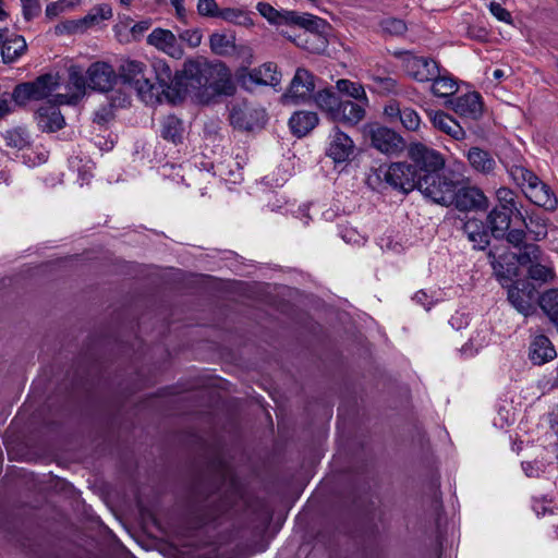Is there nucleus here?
I'll return each instance as SVG.
<instances>
[{"label":"nucleus","instance_id":"nucleus-60","mask_svg":"<svg viewBox=\"0 0 558 558\" xmlns=\"http://www.w3.org/2000/svg\"><path fill=\"white\" fill-rule=\"evenodd\" d=\"M533 509L536 513L537 517H544L546 513H551L553 510L547 508L544 504L542 502H535V505L533 506Z\"/></svg>","mask_w":558,"mask_h":558},{"label":"nucleus","instance_id":"nucleus-54","mask_svg":"<svg viewBox=\"0 0 558 558\" xmlns=\"http://www.w3.org/2000/svg\"><path fill=\"white\" fill-rule=\"evenodd\" d=\"M413 300L417 304L424 306L426 310H430V306L433 305V301L430 300L429 295L423 290L417 291L414 294Z\"/></svg>","mask_w":558,"mask_h":558},{"label":"nucleus","instance_id":"nucleus-39","mask_svg":"<svg viewBox=\"0 0 558 558\" xmlns=\"http://www.w3.org/2000/svg\"><path fill=\"white\" fill-rule=\"evenodd\" d=\"M525 221H522L524 227L536 235L537 239L545 238L547 234L546 220L538 214L527 211L524 214Z\"/></svg>","mask_w":558,"mask_h":558},{"label":"nucleus","instance_id":"nucleus-44","mask_svg":"<svg viewBox=\"0 0 558 558\" xmlns=\"http://www.w3.org/2000/svg\"><path fill=\"white\" fill-rule=\"evenodd\" d=\"M87 84V78L83 70L78 65H71L69 69V85L74 87L77 92L84 93Z\"/></svg>","mask_w":558,"mask_h":558},{"label":"nucleus","instance_id":"nucleus-35","mask_svg":"<svg viewBox=\"0 0 558 558\" xmlns=\"http://www.w3.org/2000/svg\"><path fill=\"white\" fill-rule=\"evenodd\" d=\"M245 54H247L246 65L240 66L234 73L236 82L245 89H248L251 85H263L260 81L263 77L257 73V68L248 71V65L252 63L251 51Z\"/></svg>","mask_w":558,"mask_h":558},{"label":"nucleus","instance_id":"nucleus-61","mask_svg":"<svg viewBox=\"0 0 558 558\" xmlns=\"http://www.w3.org/2000/svg\"><path fill=\"white\" fill-rule=\"evenodd\" d=\"M468 34L471 38L482 39L486 37L487 32L483 28L475 29L474 27H470Z\"/></svg>","mask_w":558,"mask_h":558},{"label":"nucleus","instance_id":"nucleus-7","mask_svg":"<svg viewBox=\"0 0 558 558\" xmlns=\"http://www.w3.org/2000/svg\"><path fill=\"white\" fill-rule=\"evenodd\" d=\"M59 87V77L51 73L37 76L34 81L19 83L14 86L11 98L17 107H25L29 101L48 98Z\"/></svg>","mask_w":558,"mask_h":558},{"label":"nucleus","instance_id":"nucleus-15","mask_svg":"<svg viewBox=\"0 0 558 558\" xmlns=\"http://www.w3.org/2000/svg\"><path fill=\"white\" fill-rule=\"evenodd\" d=\"M384 116L389 123L400 122L410 132L417 131L421 125V118L417 111L395 99L385 105Z\"/></svg>","mask_w":558,"mask_h":558},{"label":"nucleus","instance_id":"nucleus-13","mask_svg":"<svg viewBox=\"0 0 558 558\" xmlns=\"http://www.w3.org/2000/svg\"><path fill=\"white\" fill-rule=\"evenodd\" d=\"M451 205L459 211H485L488 208V198L481 189L459 183Z\"/></svg>","mask_w":558,"mask_h":558},{"label":"nucleus","instance_id":"nucleus-5","mask_svg":"<svg viewBox=\"0 0 558 558\" xmlns=\"http://www.w3.org/2000/svg\"><path fill=\"white\" fill-rule=\"evenodd\" d=\"M430 179H421V181H414L413 177L407 179L405 182L400 183L401 192L408 194L413 190H418L424 196L430 198L433 202L451 206L452 196L456 193L459 182L450 180L440 172H437Z\"/></svg>","mask_w":558,"mask_h":558},{"label":"nucleus","instance_id":"nucleus-50","mask_svg":"<svg viewBox=\"0 0 558 558\" xmlns=\"http://www.w3.org/2000/svg\"><path fill=\"white\" fill-rule=\"evenodd\" d=\"M504 240L515 247L522 246L525 240V231L523 229H510L506 232Z\"/></svg>","mask_w":558,"mask_h":558},{"label":"nucleus","instance_id":"nucleus-40","mask_svg":"<svg viewBox=\"0 0 558 558\" xmlns=\"http://www.w3.org/2000/svg\"><path fill=\"white\" fill-rule=\"evenodd\" d=\"M257 73L262 75L260 78L265 86H277L281 81V73L277 70V65L272 62H266L257 68Z\"/></svg>","mask_w":558,"mask_h":558},{"label":"nucleus","instance_id":"nucleus-34","mask_svg":"<svg viewBox=\"0 0 558 558\" xmlns=\"http://www.w3.org/2000/svg\"><path fill=\"white\" fill-rule=\"evenodd\" d=\"M254 527L260 533H265L272 520V509L265 501H257L252 507Z\"/></svg>","mask_w":558,"mask_h":558},{"label":"nucleus","instance_id":"nucleus-57","mask_svg":"<svg viewBox=\"0 0 558 558\" xmlns=\"http://www.w3.org/2000/svg\"><path fill=\"white\" fill-rule=\"evenodd\" d=\"M550 429L558 434V404L555 407L551 413H549L548 420Z\"/></svg>","mask_w":558,"mask_h":558},{"label":"nucleus","instance_id":"nucleus-52","mask_svg":"<svg viewBox=\"0 0 558 558\" xmlns=\"http://www.w3.org/2000/svg\"><path fill=\"white\" fill-rule=\"evenodd\" d=\"M301 21V14L295 11H287L282 10L280 15V21L278 25H294L299 26Z\"/></svg>","mask_w":558,"mask_h":558},{"label":"nucleus","instance_id":"nucleus-51","mask_svg":"<svg viewBox=\"0 0 558 558\" xmlns=\"http://www.w3.org/2000/svg\"><path fill=\"white\" fill-rule=\"evenodd\" d=\"M490 13L500 22L505 23H511L512 17L511 13L505 9L500 3L498 2H490L489 5Z\"/></svg>","mask_w":558,"mask_h":558},{"label":"nucleus","instance_id":"nucleus-21","mask_svg":"<svg viewBox=\"0 0 558 558\" xmlns=\"http://www.w3.org/2000/svg\"><path fill=\"white\" fill-rule=\"evenodd\" d=\"M427 116L436 130L451 136L456 141L465 138L466 133L464 129L450 114L442 110H429L427 111Z\"/></svg>","mask_w":558,"mask_h":558},{"label":"nucleus","instance_id":"nucleus-28","mask_svg":"<svg viewBox=\"0 0 558 558\" xmlns=\"http://www.w3.org/2000/svg\"><path fill=\"white\" fill-rule=\"evenodd\" d=\"M470 166L477 172L489 174L496 167V161L489 151L480 147H471L466 153Z\"/></svg>","mask_w":558,"mask_h":558},{"label":"nucleus","instance_id":"nucleus-2","mask_svg":"<svg viewBox=\"0 0 558 558\" xmlns=\"http://www.w3.org/2000/svg\"><path fill=\"white\" fill-rule=\"evenodd\" d=\"M408 156L411 163L393 162L389 167L380 166L375 172V180L384 181L395 190L401 191L399 184L413 177L414 181L430 179L437 172H441L445 166L444 156L436 149L422 143H412L408 148ZM371 184L374 178L368 179Z\"/></svg>","mask_w":558,"mask_h":558},{"label":"nucleus","instance_id":"nucleus-42","mask_svg":"<svg viewBox=\"0 0 558 558\" xmlns=\"http://www.w3.org/2000/svg\"><path fill=\"white\" fill-rule=\"evenodd\" d=\"M196 10L199 16L207 19H219L221 12L216 0H198Z\"/></svg>","mask_w":558,"mask_h":558},{"label":"nucleus","instance_id":"nucleus-53","mask_svg":"<svg viewBox=\"0 0 558 558\" xmlns=\"http://www.w3.org/2000/svg\"><path fill=\"white\" fill-rule=\"evenodd\" d=\"M150 27V21H141L135 23L131 28L134 39H138Z\"/></svg>","mask_w":558,"mask_h":558},{"label":"nucleus","instance_id":"nucleus-48","mask_svg":"<svg viewBox=\"0 0 558 558\" xmlns=\"http://www.w3.org/2000/svg\"><path fill=\"white\" fill-rule=\"evenodd\" d=\"M203 34L201 29H185L179 34V39L185 41L191 48H196L201 45Z\"/></svg>","mask_w":558,"mask_h":558},{"label":"nucleus","instance_id":"nucleus-63","mask_svg":"<svg viewBox=\"0 0 558 558\" xmlns=\"http://www.w3.org/2000/svg\"><path fill=\"white\" fill-rule=\"evenodd\" d=\"M129 104H130V97L128 95H123L121 98H119V102L117 106L125 107Z\"/></svg>","mask_w":558,"mask_h":558},{"label":"nucleus","instance_id":"nucleus-32","mask_svg":"<svg viewBox=\"0 0 558 558\" xmlns=\"http://www.w3.org/2000/svg\"><path fill=\"white\" fill-rule=\"evenodd\" d=\"M2 137L5 145L13 149L23 150L32 145L31 134L25 126L9 129L2 134Z\"/></svg>","mask_w":558,"mask_h":558},{"label":"nucleus","instance_id":"nucleus-14","mask_svg":"<svg viewBox=\"0 0 558 558\" xmlns=\"http://www.w3.org/2000/svg\"><path fill=\"white\" fill-rule=\"evenodd\" d=\"M326 25L325 20L315 16L310 13L301 14V21L299 27L305 29L306 39H305V49H307L312 53H323L328 46L327 38L323 36L320 28H324Z\"/></svg>","mask_w":558,"mask_h":558},{"label":"nucleus","instance_id":"nucleus-20","mask_svg":"<svg viewBox=\"0 0 558 558\" xmlns=\"http://www.w3.org/2000/svg\"><path fill=\"white\" fill-rule=\"evenodd\" d=\"M147 44L154 46L156 49L165 52L173 59H181L184 53L175 35L171 31L161 27L155 28L147 36Z\"/></svg>","mask_w":558,"mask_h":558},{"label":"nucleus","instance_id":"nucleus-1","mask_svg":"<svg viewBox=\"0 0 558 558\" xmlns=\"http://www.w3.org/2000/svg\"><path fill=\"white\" fill-rule=\"evenodd\" d=\"M119 83L136 92L145 102L183 99L192 90L204 89L209 96H232L235 85L229 68L221 61L205 58L190 59L181 71L173 72L169 63L154 58L149 63L122 59L118 66Z\"/></svg>","mask_w":558,"mask_h":558},{"label":"nucleus","instance_id":"nucleus-9","mask_svg":"<svg viewBox=\"0 0 558 558\" xmlns=\"http://www.w3.org/2000/svg\"><path fill=\"white\" fill-rule=\"evenodd\" d=\"M401 60L405 73L418 83H427L439 74V63L425 56H417L411 51H401L396 53Z\"/></svg>","mask_w":558,"mask_h":558},{"label":"nucleus","instance_id":"nucleus-30","mask_svg":"<svg viewBox=\"0 0 558 558\" xmlns=\"http://www.w3.org/2000/svg\"><path fill=\"white\" fill-rule=\"evenodd\" d=\"M27 44L22 35L13 34L7 37V43L1 50V58L4 64H12L17 61L26 51Z\"/></svg>","mask_w":558,"mask_h":558},{"label":"nucleus","instance_id":"nucleus-17","mask_svg":"<svg viewBox=\"0 0 558 558\" xmlns=\"http://www.w3.org/2000/svg\"><path fill=\"white\" fill-rule=\"evenodd\" d=\"M352 138L335 125L329 134V143L326 155L336 163L349 161L354 154Z\"/></svg>","mask_w":558,"mask_h":558},{"label":"nucleus","instance_id":"nucleus-19","mask_svg":"<svg viewBox=\"0 0 558 558\" xmlns=\"http://www.w3.org/2000/svg\"><path fill=\"white\" fill-rule=\"evenodd\" d=\"M37 128L44 133H54L65 126V119L59 106L48 101L40 106L34 113Z\"/></svg>","mask_w":558,"mask_h":558},{"label":"nucleus","instance_id":"nucleus-27","mask_svg":"<svg viewBox=\"0 0 558 558\" xmlns=\"http://www.w3.org/2000/svg\"><path fill=\"white\" fill-rule=\"evenodd\" d=\"M265 112L254 109L233 108L230 113V121L234 128L244 131H253L260 126L259 117L264 118Z\"/></svg>","mask_w":558,"mask_h":558},{"label":"nucleus","instance_id":"nucleus-10","mask_svg":"<svg viewBox=\"0 0 558 558\" xmlns=\"http://www.w3.org/2000/svg\"><path fill=\"white\" fill-rule=\"evenodd\" d=\"M507 296L511 305L525 317L536 312L538 291L537 287L529 279H518L507 286Z\"/></svg>","mask_w":558,"mask_h":558},{"label":"nucleus","instance_id":"nucleus-3","mask_svg":"<svg viewBox=\"0 0 558 558\" xmlns=\"http://www.w3.org/2000/svg\"><path fill=\"white\" fill-rule=\"evenodd\" d=\"M515 213L504 207H494L487 215L486 222L477 218H469L463 222L462 230L473 248L485 251L490 245V238L504 240Z\"/></svg>","mask_w":558,"mask_h":558},{"label":"nucleus","instance_id":"nucleus-29","mask_svg":"<svg viewBox=\"0 0 558 558\" xmlns=\"http://www.w3.org/2000/svg\"><path fill=\"white\" fill-rule=\"evenodd\" d=\"M184 126L181 119L174 114L165 117L160 125V136L174 145L182 143Z\"/></svg>","mask_w":558,"mask_h":558},{"label":"nucleus","instance_id":"nucleus-45","mask_svg":"<svg viewBox=\"0 0 558 558\" xmlns=\"http://www.w3.org/2000/svg\"><path fill=\"white\" fill-rule=\"evenodd\" d=\"M529 279L539 281V282H546L553 277V271L550 268L539 264L534 263L530 265L529 270Z\"/></svg>","mask_w":558,"mask_h":558},{"label":"nucleus","instance_id":"nucleus-47","mask_svg":"<svg viewBox=\"0 0 558 558\" xmlns=\"http://www.w3.org/2000/svg\"><path fill=\"white\" fill-rule=\"evenodd\" d=\"M256 9L269 23L278 25L281 11L276 10L272 5L266 2H258Z\"/></svg>","mask_w":558,"mask_h":558},{"label":"nucleus","instance_id":"nucleus-38","mask_svg":"<svg viewBox=\"0 0 558 558\" xmlns=\"http://www.w3.org/2000/svg\"><path fill=\"white\" fill-rule=\"evenodd\" d=\"M112 17V9L109 4L102 3L94 7L87 15L80 20L85 27L98 24L101 21Z\"/></svg>","mask_w":558,"mask_h":558},{"label":"nucleus","instance_id":"nucleus-56","mask_svg":"<svg viewBox=\"0 0 558 558\" xmlns=\"http://www.w3.org/2000/svg\"><path fill=\"white\" fill-rule=\"evenodd\" d=\"M171 4L173 5V8L175 10V14H177L178 19L180 21L186 23L185 22L186 10L184 8L183 0H171Z\"/></svg>","mask_w":558,"mask_h":558},{"label":"nucleus","instance_id":"nucleus-59","mask_svg":"<svg viewBox=\"0 0 558 558\" xmlns=\"http://www.w3.org/2000/svg\"><path fill=\"white\" fill-rule=\"evenodd\" d=\"M64 28L69 32V33H75L77 32L78 29H85L86 27L84 26V24H82L78 21H69L66 22L64 25Z\"/></svg>","mask_w":558,"mask_h":558},{"label":"nucleus","instance_id":"nucleus-22","mask_svg":"<svg viewBox=\"0 0 558 558\" xmlns=\"http://www.w3.org/2000/svg\"><path fill=\"white\" fill-rule=\"evenodd\" d=\"M525 197L534 205L544 208L545 210L553 211L558 206V199L550 186L544 183L541 179L537 184L527 187L524 193Z\"/></svg>","mask_w":558,"mask_h":558},{"label":"nucleus","instance_id":"nucleus-11","mask_svg":"<svg viewBox=\"0 0 558 558\" xmlns=\"http://www.w3.org/2000/svg\"><path fill=\"white\" fill-rule=\"evenodd\" d=\"M317 77L304 68H298L290 82L288 90L282 95L287 102L294 105L305 104L313 100Z\"/></svg>","mask_w":558,"mask_h":558},{"label":"nucleus","instance_id":"nucleus-12","mask_svg":"<svg viewBox=\"0 0 558 558\" xmlns=\"http://www.w3.org/2000/svg\"><path fill=\"white\" fill-rule=\"evenodd\" d=\"M219 517V509L214 505L211 494L204 498L194 492L193 500L189 511V524L193 530H201L216 522Z\"/></svg>","mask_w":558,"mask_h":558},{"label":"nucleus","instance_id":"nucleus-4","mask_svg":"<svg viewBox=\"0 0 558 558\" xmlns=\"http://www.w3.org/2000/svg\"><path fill=\"white\" fill-rule=\"evenodd\" d=\"M313 101L332 122L354 126L365 118L362 106L352 105L350 99H344L336 86L319 88L313 96Z\"/></svg>","mask_w":558,"mask_h":558},{"label":"nucleus","instance_id":"nucleus-6","mask_svg":"<svg viewBox=\"0 0 558 558\" xmlns=\"http://www.w3.org/2000/svg\"><path fill=\"white\" fill-rule=\"evenodd\" d=\"M59 87V77L51 73L37 76L34 81L19 83L14 86L11 98L17 107H25L29 101L48 98Z\"/></svg>","mask_w":558,"mask_h":558},{"label":"nucleus","instance_id":"nucleus-33","mask_svg":"<svg viewBox=\"0 0 558 558\" xmlns=\"http://www.w3.org/2000/svg\"><path fill=\"white\" fill-rule=\"evenodd\" d=\"M508 173L523 193H525L527 187H531L533 184H537V181L539 180L532 170L522 165L511 166Z\"/></svg>","mask_w":558,"mask_h":558},{"label":"nucleus","instance_id":"nucleus-43","mask_svg":"<svg viewBox=\"0 0 558 558\" xmlns=\"http://www.w3.org/2000/svg\"><path fill=\"white\" fill-rule=\"evenodd\" d=\"M380 26L385 33L393 36H401L408 29L405 22L397 17L384 19Z\"/></svg>","mask_w":558,"mask_h":558},{"label":"nucleus","instance_id":"nucleus-25","mask_svg":"<svg viewBox=\"0 0 558 558\" xmlns=\"http://www.w3.org/2000/svg\"><path fill=\"white\" fill-rule=\"evenodd\" d=\"M319 122L316 112L300 110L295 111L289 119L291 133L298 138L306 136Z\"/></svg>","mask_w":558,"mask_h":558},{"label":"nucleus","instance_id":"nucleus-46","mask_svg":"<svg viewBox=\"0 0 558 558\" xmlns=\"http://www.w3.org/2000/svg\"><path fill=\"white\" fill-rule=\"evenodd\" d=\"M372 80L377 85V87L380 92L387 93V94H397L398 93V82L396 78H393L391 76L374 75L372 77Z\"/></svg>","mask_w":558,"mask_h":558},{"label":"nucleus","instance_id":"nucleus-16","mask_svg":"<svg viewBox=\"0 0 558 558\" xmlns=\"http://www.w3.org/2000/svg\"><path fill=\"white\" fill-rule=\"evenodd\" d=\"M88 86L98 92H110L119 83L118 70L107 62H94L87 70Z\"/></svg>","mask_w":558,"mask_h":558},{"label":"nucleus","instance_id":"nucleus-18","mask_svg":"<svg viewBox=\"0 0 558 558\" xmlns=\"http://www.w3.org/2000/svg\"><path fill=\"white\" fill-rule=\"evenodd\" d=\"M457 114L471 120H480L483 116V98L478 92H469L447 101Z\"/></svg>","mask_w":558,"mask_h":558},{"label":"nucleus","instance_id":"nucleus-58","mask_svg":"<svg viewBox=\"0 0 558 558\" xmlns=\"http://www.w3.org/2000/svg\"><path fill=\"white\" fill-rule=\"evenodd\" d=\"M62 11L59 2H51L46 7V15L48 17H54Z\"/></svg>","mask_w":558,"mask_h":558},{"label":"nucleus","instance_id":"nucleus-37","mask_svg":"<svg viewBox=\"0 0 558 558\" xmlns=\"http://www.w3.org/2000/svg\"><path fill=\"white\" fill-rule=\"evenodd\" d=\"M496 196L499 204L495 207L507 208V210L515 213V218L525 221L524 214L517 207L515 193L512 190L500 187L497 190Z\"/></svg>","mask_w":558,"mask_h":558},{"label":"nucleus","instance_id":"nucleus-64","mask_svg":"<svg viewBox=\"0 0 558 558\" xmlns=\"http://www.w3.org/2000/svg\"><path fill=\"white\" fill-rule=\"evenodd\" d=\"M493 76L495 80H501L504 76H505V72L500 69H496L494 72H493Z\"/></svg>","mask_w":558,"mask_h":558},{"label":"nucleus","instance_id":"nucleus-36","mask_svg":"<svg viewBox=\"0 0 558 558\" xmlns=\"http://www.w3.org/2000/svg\"><path fill=\"white\" fill-rule=\"evenodd\" d=\"M219 19L240 26H252L253 20L251 12L241 8H222Z\"/></svg>","mask_w":558,"mask_h":558},{"label":"nucleus","instance_id":"nucleus-62","mask_svg":"<svg viewBox=\"0 0 558 558\" xmlns=\"http://www.w3.org/2000/svg\"><path fill=\"white\" fill-rule=\"evenodd\" d=\"M11 111L12 109L10 108L9 101L7 99H0V119Z\"/></svg>","mask_w":558,"mask_h":558},{"label":"nucleus","instance_id":"nucleus-31","mask_svg":"<svg viewBox=\"0 0 558 558\" xmlns=\"http://www.w3.org/2000/svg\"><path fill=\"white\" fill-rule=\"evenodd\" d=\"M432 82V93L436 97L447 98L452 96L457 89V81L454 77L447 71L439 69V74L435 75V78L430 80Z\"/></svg>","mask_w":558,"mask_h":558},{"label":"nucleus","instance_id":"nucleus-55","mask_svg":"<svg viewBox=\"0 0 558 558\" xmlns=\"http://www.w3.org/2000/svg\"><path fill=\"white\" fill-rule=\"evenodd\" d=\"M111 117H112V113L109 109L101 108L95 112L94 122L97 124H105V123L109 122Z\"/></svg>","mask_w":558,"mask_h":558},{"label":"nucleus","instance_id":"nucleus-26","mask_svg":"<svg viewBox=\"0 0 558 558\" xmlns=\"http://www.w3.org/2000/svg\"><path fill=\"white\" fill-rule=\"evenodd\" d=\"M210 49L215 54L228 57L250 52L246 46H236L232 37L226 34L214 33L209 37Z\"/></svg>","mask_w":558,"mask_h":558},{"label":"nucleus","instance_id":"nucleus-23","mask_svg":"<svg viewBox=\"0 0 558 558\" xmlns=\"http://www.w3.org/2000/svg\"><path fill=\"white\" fill-rule=\"evenodd\" d=\"M336 89L339 92L340 96L344 99H350L352 105L362 106V109L366 112L369 100L362 84L347 78H340L336 82Z\"/></svg>","mask_w":558,"mask_h":558},{"label":"nucleus","instance_id":"nucleus-24","mask_svg":"<svg viewBox=\"0 0 558 558\" xmlns=\"http://www.w3.org/2000/svg\"><path fill=\"white\" fill-rule=\"evenodd\" d=\"M557 353L548 337L536 336L529 349V357L535 365H543L556 357Z\"/></svg>","mask_w":558,"mask_h":558},{"label":"nucleus","instance_id":"nucleus-8","mask_svg":"<svg viewBox=\"0 0 558 558\" xmlns=\"http://www.w3.org/2000/svg\"><path fill=\"white\" fill-rule=\"evenodd\" d=\"M364 135L371 147L387 156H397L405 148V141L397 131L377 122L365 124Z\"/></svg>","mask_w":558,"mask_h":558},{"label":"nucleus","instance_id":"nucleus-41","mask_svg":"<svg viewBox=\"0 0 558 558\" xmlns=\"http://www.w3.org/2000/svg\"><path fill=\"white\" fill-rule=\"evenodd\" d=\"M539 247L533 243H526L520 246V252L517 255V260L520 265L526 266L534 264L538 259Z\"/></svg>","mask_w":558,"mask_h":558},{"label":"nucleus","instance_id":"nucleus-49","mask_svg":"<svg viewBox=\"0 0 558 558\" xmlns=\"http://www.w3.org/2000/svg\"><path fill=\"white\" fill-rule=\"evenodd\" d=\"M23 16L26 21H31L40 12L39 0H21Z\"/></svg>","mask_w":558,"mask_h":558}]
</instances>
